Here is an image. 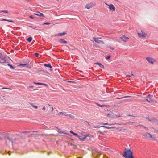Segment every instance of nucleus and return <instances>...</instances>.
Masks as SVG:
<instances>
[{"instance_id": "1", "label": "nucleus", "mask_w": 158, "mask_h": 158, "mask_svg": "<svg viewBox=\"0 0 158 158\" xmlns=\"http://www.w3.org/2000/svg\"><path fill=\"white\" fill-rule=\"evenodd\" d=\"M123 156L125 158H134L133 152L131 149H128L127 148H126Z\"/></svg>"}, {"instance_id": "2", "label": "nucleus", "mask_w": 158, "mask_h": 158, "mask_svg": "<svg viewBox=\"0 0 158 158\" xmlns=\"http://www.w3.org/2000/svg\"><path fill=\"white\" fill-rule=\"evenodd\" d=\"M146 59L149 63L152 64L156 62L155 60L154 59L150 57H146Z\"/></svg>"}, {"instance_id": "3", "label": "nucleus", "mask_w": 158, "mask_h": 158, "mask_svg": "<svg viewBox=\"0 0 158 158\" xmlns=\"http://www.w3.org/2000/svg\"><path fill=\"white\" fill-rule=\"evenodd\" d=\"M95 3L91 2L87 4L86 5L85 7V8H87V9H89L92 8L93 6H94L95 5Z\"/></svg>"}, {"instance_id": "4", "label": "nucleus", "mask_w": 158, "mask_h": 158, "mask_svg": "<svg viewBox=\"0 0 158 158\" xmlns=\"http://www.w3.org/2000/svg\"><path fill=\"white\" fill-rule=\"evenodd\" d=\"M106 5L109 6V9L110 10H111L112 11H115L116 8L112 4L109 5L107 4L106 3H105Z\"/></svg>"}, {"instance_id": "5", "label": "nucleus", "mask_w": 158, "mask_h": 158, "mask_svg": "<svg viewBox=\"0 0 158 158\" xmlns=\"http://www.w3.org/2000/svg\"><path fill=\"white\" fill-rule=\"evenodd\" d=\"M101 39V38H96L95 37H93V39L94 40V41L96 43L98 44H104V42L102 41L99 40V39Z\"/></svg>"}, {"instance_id": "6", "label": "nucleus", "mask_w": 158, "mask_h": 158, "mask_svg": "<svg viewBox=\"0 0 158 158\" xmlns=\"http://www.w3.org/2000/svg\"><path fill=\"white\" fill-rule=\"evenodd\" d=\"M143 136H144L145 138H150V137H152V135L150 134V133L148 132H146L144 133L143 135Z\"/></svg>"}, {"instance_id": "7", "label": "nucleus", "mask_w": 158, "mask_h": 158, "mask_svg": "<svg viewBox=\"0 0 158 158\" xmlns=\"http://www.w3.org/2000/svg\"><path fill=\"white\" fill-rule=\"evenodd\" d=\"M88 136V135L84 136V137H83L82 135H78V136L77 137L81 141H83L85 139H86L87 137Z\"/></svg>"}, {"instance_id": "8", "label": "nucleus", "mask_w": 158, "mask_h": 158, "mask_svg": "<svg viewBox=\"0 0 158 158\" xmlns=\"http://www.w3.org/2000/svg\"><path fill=\"white\" fill-rule=\"evenodd\" d=\"M18 66H22L23 67H27V68H29V69L31 67V66L28 63H27V64H22L20 63V64H19V65H18Z\"/></svg>"}, {"instance_id": "9", "label": "nucleus", "mask_w": 158, "mask_h": 158, "mask_svg": "<svg viewBox=\"0 0 158 158\" xmlns=\"http://www.w3.org/2000/svg\"><path fill=\"white\" fill-rule=\"evenodd\" d=\"M66 34L67 33L65 32H63V33H60L56 34L55 36H62Z\"/></svg>"}, {"instance_id": "10", "label": "nucleus", "mask_w": 158, "mask_h": 158, "mask_svg": "<svg viewBox=\"0 0 158 158\" xmlns=\"http://www.w3.org/2000/svg\"><path fill=\"white\" fill-rule=\"evenodd\" d=\"M58 42L61 44H66L67 42L64 39H61L59 40Z\"/></svg>"}, {"instance_id": "11", "label": "nucleus", "mask_w": 158, "mask_h": 158, "mask_svg": "<svg viewBox=\"0 0 158 158\" xmlns=\"http://www.w3.org/2000/svg\"><path fill=\"white\" fill-rule=\"evenodd\" d=\"M121 38L124 42H126L127 41V40L129 39L128 38L126 37L124 35L122 36L121 37Z\"/></svg>"}, {"instance_id": "12", "label": "nucleus", "mask_w": 158, "mask_h": 158, "mask_svg": "<svg viewBox=\"0 0 158 158\" xmlns=\"http://www.w3.org/2000/svg\"><path fill=\"white\" fill-rule=\"evenodd\" d=\"M95 64L98 65L101 68L104 69V66L101 63L99 62H96L94 64Z\"/></svg>"}, {"instance_id": "13", "label": "nucleus", "mask_w": 158, "mask_h": 158, "mask_svg": "<svg viewBox=\"0 0 158 158\" xmlns=\"http://www.w3.org/2000/svg\"><path fill=\"white\" fill-rule=\"evenodd\" d=\"M35 15H37V16H41V17L42 16L43 17H44V14L43 13H41L39 12H38L36 13H35Z\"/></svg>"}, {"instance_id": "14", "label": "nucleus", "mask_w": 158, "mask_h": 158, "mask_svg": "<svg viewBox=\"0 0 158 158\" xmlns=\"http://www.w3.org/2000/svg\"><path fill=\"white\" fill-rule=\"evenodd\" d=\"M44 66L47 67H49L50 69V71H52V69H51L52 68V66L50 64H44Z\"/></svg>"}, {"instance_id": "15", "label": "nucleus", "mask_w": 158, "mask_h": 158, "mask_svg": "<svg viewBox=\"0 0 158 158\" xmlns=\"http://www.w3.org/2000/svg\"><path fill=\"white\" fill-rule=\"evenodd\" d=\"M146 119H148V121H151L152 120H155L156 119V118L154 117H152L149 118V117H147L146 118Z\"/></svg>"}, {"instance_id": "16", "label": "nucleus", "mask_w": 158, "mask_h": 158, "mask_svg": "<svg viewBox=\"0 0 158 158\" xmlns=\"http://www.w3.org/2000/svg\"><path fill=\"white\" fill-rule=\"evenodd\" d=\"M6 138L9 140L11 141V142L13 143V139L12 138H9L7 136H4V138L6 139Z\"/></svg>"}, {"instance_id": "17", "label": "nucleus", "mask_w": 158, "mask_h": 158, "mask_svg": "<svg viewBox=\"0 0 158 158\" xmlns=\"http://www.w3.org/2000/svg\"><path fill=\"white\" fill-rule=\"evenodd\" d=\"M1 21H8L9 22L14 23V21L12 20H8L7 19H2L1 20Z\"/></svg>"}, {"instance_id": "18", "label": "nucleus", "mask_w": 158, "mask_h": 158, "mask_svg": "<svg viewBox=\"0 0 158 158\" xmlns=\"http://www.w3.org/2000/svg\"><path fill=\"white\" fill-rule=\"evenodd\" d=\"M7 64V65L9 66L10 68L12 69H13L15 68V67L13 66L12 65L10 64L8 62L6 63Z\"/></svg>"}, {"instance_id": "19", "label": "nucleus", "mask_w": 158, "mask_h": 158, "mask_svg": "<svg viewBox=\"0 0 158 158\" xmlns=\"http://www.w3.org/2000/svg\"><path fill=\"white\" fill-rule=\"evenodd\" d=\"M96 104L98 106L100 107H105V106H106L105 105H100V104L97 103H96Z\"/></svg>"}, {"instance_id": "20", "label": "nucleus", "mask_w": 158, "mask_h": 158, "mask_svg": "<svg viewBox=\"0 0 158 158\" xmlns=\"http://www.w3.org/2000/svg\"><path fill=\"white\" fill-rule=\"evenodd\" d=\"M150 138L151 139V140L152 141H156V138L155 136L154 135L152 136V137H150Z\"/></svg>"}, {"instance_id": "21", "label": "nucleus", "mask_w": 158, "mask_h": 158, "mask_svg": "<svg viewBox=\"0 0 158 158\" xmlns=\"http://www.w3.org/2000/svg\"><path fill=\"white\" fill-rule=\"evenodd\" d=\"M70 133L72 134H73V135H74L75 136H76V137H77L78 136V134L75 133L72 131H70Z\"/></svg>"}, {"instance_id": "22", "label": "nucleus", "mask_w": 158, "mask_h": 158, "mask_svg": "<svg viewBox=\"0 0 158 158\" xmlns=\"http://www.w3.org/2000/svg\"><path fill=\"white\" fill-rule=\"evenodd\" d=\"M32 40V38L31 37H28L27 39V40L29 42H31Z\"/></svg>"}, {"instance_id": "23", "label": "nucleus", "mask_w": 158, "mask_h": 158, "mask_svg": "<svg viewBox=\"0 0 158 158\" xmlns=\"http://www.w3.org/2000/svg\"><path fill=\"white\" fill-rule=\"evenodd\" d=\"M7 62L6 60H4V59H1L0 60V62L1 63H6Z\"/></svg>"}, {"instance_id": "24", "label": "nucleus", "mask_w": 158, "mask_h": 158, "mask_svg": "<svg viewBox=\"0 0 158 158\" xmlns=\"http://www.w3.org/2000/svg\"><path fill=\"white\" fill-rule=\"evenodd\" d=\"M65 115L66 116H69L70 118H74L73 116L70 114H65Z\"/></svg>"}, {"instance_id": "25", "label": "nucleus", "mask_w": 158, "mask_h": 158, "mask_svg": "<svg viewBox=\"0 0 158 158\" xmlns=\"http://www.w3.org/2000/svg\"><path fill=\"white\" fill-rule=\"evenodd\" d=\"M57 128L58 129H59V130H60V131H59L58 132L59 133H63V134H67L66 133H65V132L63 131H62L61 130H60L59 128H58L57 127Z\"/></svg>"}, {"instance_id": "26", "label": "nucleus", "mask_w": 158, "mask_h": 158, "mask_svg": "<svg viewBox=\"0 0 158 158\" xmlns=\"http://www.w3.org/2000/svg\"><path fill=\"white\" fill-rule=\"evenodd\" d=\"M147 97L151 101H152V100L151 99V97H152V96H151L150 94H148L147 96Z\"/></svg>"}, {"instance_id": "27", "label": "nucleus", "mask_w": 158, "mask_h": 158, "mask_svg": "<svg viewBox=\"0 0 158 158\" xmlns=\"http://www.w3.org/2000/svg\"><path fill=\"white\" fill-rule=\"evenodd\" d=\"M59 114H64L65 115V114H66V112H60L58 113Z\"/></svg>"}, {"instance_id": "28", "label": "nucleus", "mask_w": 158, "mask_h": 158, "mask_svg": "<svg viewBox=\"0 0 158 158\" xmlns=\"http://www.w3.org/2000/svg\"><path fill=\"white\" fill-rule=\"evenodd\" d=\"M33 83L34 84H36V85H43V83H40V82H34Z\"/></svg>"}, {"instance_id": "29", "label": "nucleus", "mask_w": 158, "mask_h": 158, "mask_svg": "<svg viewBox=\"0 0 158 158\" xmlns=\"http://www.w3.org/2000/svg\"><path fill=\"white\" fill-rule=\"evenodd\" d=\"M102 127V126H100L98 125H96V126H94L93 127V128H97V127H99V128H100V127Z\"/></svg>"}, {"instance_id": "30", "label": "nucleus", "mask_w": 158, "mask_h": 158, "mask_svg": "<svg viewBox=\"0 0 158 158\" xmlns=\"http://www.w3.org/2000/svg\"><path fill=\"white\" fill-rule=\"evenodd\" d=\"M102 127H103L106 128H107L108 129H110L111 128H112V127H107L106 126H102Z\"/></svg>"}, {"instance_id": "31", "label": "nucleus", "mask_w": 158, "mask_h": 158, "mask_svg": "<svg viewBox=\"0 0 158 158\" xmlns=\"http://www.w3.org/2000/svg\"><path fill=\"white\" fill-rule=\"evenodd\" d=\"M128 116L133 117H137V116L136 115H131V114H128Z\"/></svg>"}, {"instance_id": "32", "label": "nucleus", "mask_w": 158, "mask_h": 158, "mask_svg": "<svg viewBox=\"0 0 158 158\" xmlns=\"http://www.w3.org/2000/svg\"><path fill=\"white\" fill-rule=\"evenodd\" d=\"M31 105L33 107H34L35 109H37L38 108V107L37 106L34 105L33 104H31Z\"/></svg>"}, {"instance_id": "33", "label": "nucleus", "mask_w": 158, "mask_h": 158, "mask_svg": "<svg viewBox=\"0 0 158 158\" xmlns=\"http://www.w3.org/2000/svg\"><path fill=\"white\" fill-rule=\"evenodd\" d=\"M51 24V23L49 22H46L43 24V25H49Z\"/></svg>"}, {"instance_id": "34", "label": "nucleus", "mask_w": 158, "mask_h": 158, "mask_svg": "<svg viewBox=\"0 0 158 158\" xmlns=\"http://www.w3.org/2000/svg\"><path fill=\"white\" fill-rule=\"evenodd\" d=\"M108 48H110L112 50H113L114 49V48L112 47H111L110 46H108L107 47Z\"/></svg>"}, {"instance_id": "35", "label": "nucleus", "mask_w": 158, "mask_h": 158, "mask_svg": "<svg viewBox=\"0 0 158 158\" xmlns=\"http://www.w3.org/2000/svg\"><path fill=\"white\" fill-rule=\"evenodd\" d=\"M34 55L36 57H38L39 54L37 52H36L34 54Z\"/></svg>"}, {"instance_id": "36", "label": "nucleus", "mask_w": 158, "mask_h": 158, "mask_svg": "<svg viewBox=\"0 0 158 158\" xmlns=\"http://www.w3.org/2000/svg\"><path fill=\"white\" fill-rule=\"evenodd\" d=\"M110 57H111L109 55H108L107 56V57H106V60H108L110 58Z\"/></svg>"}, {"instance_id": "37", "label": "nucleus", "mask_w": 158, "mask_h": 158, "mask_svg": "<svg viewBox=\"0 0 158 158\" xmlns=\"http://www.w3.org/2000/svg\"><path fill=\"white\" fill-rule=\"evenodd\" d=\"M100 123L102 124V125H110L109 124L106 123Z\"/></svg>"}, {"instance_id": "38", "label": "nucleus", "mask_w": 158, "mask_h": 158, "mask_svg": "<svg viewBox=\"0 0 158 158\" xmlns=\"http://www.w3.org/2000/svg\"><path fill=\"white\" fill-rule=\"evenodd\" d=\"M146 35L147 34H143V33H142V34L141 35V36L142 37H145L146 36Z\"/></svg>"}, {"instance_id": "39", "label": "nucleus", "mask_w": 158, "mask_h": 158, "mask_svg": "<svg viewBox=\"0 0 158 158\" xmlns=\"http://www.w3.org/2000/svg\"><path fill=\"white\" fill-rule=\"evenodd\" d=\"M128 123H129V124H130L132 125V124H133L134 123H135L134 122H129Z\"/></svg>"}, {"instance_id": "40", "label": "nucleus", "mask_w": 158, "mask_h": 158, "mask_svg": "<svg viewBox=\"0 0 158 158\" xmlns=\"http://www.w3.org/2000/svg\"><path fill=\"white\" fill-rule=\"evenodd\" d=\"M1 58V59H4V60H5L6 57H5L1 56V57H0Z\"/></svg>"}, {"instance_id": "41", "label": "nucleus", "mask_w": 158, "mask_h": 158, "mask_svg": "<svg viewBox=\"0 0 158 158\" xmlns=\"http://www.w3.org/2000/svg\"><path fill=\"white\" fill-rule=\"evenodd\" d=\"M3 13H8V11L7 10H3Z\"/></svg>"}, {"instance_id": "42", "label": "nucleus", "mask_w": 158, "mask_h": 158, "mask_svg": "<svg viewBox=\"0 0 158 158\" xmlns=\"http://www.w3.org/2000/svg\"><path fill=\"white\" fill-rule=\"evenodd\" d=\"M29 27H31V28H32L34 29H35V28H36V27H33V26H29Z\"/></svg>"}, {"instance_id": "43", "label": "nucleus", "mask_w": 158, "mask_h": 158, "mask_svg": "<svg viewBox=\"0 0 158 158\" xmlns=\"http://www.w3.org/2000/svg\"><path fill=\"white\" fill-rule=\"evenodd\" d=\"M2 89H11L9 88H6V87L2 88Z\"/></svg>"}, {"instance_id": "44", "label": "nucleus", "mask_w": 158, "mask_h": 158, "mask_svg": "<svg viewBox=\"0 0 158 158\" xmlns=\"http://www.w3.org/2000/svg\"><path fill=\"white\" fill-rule=\"evenodd\" d=\"M29 88H31V89H33L34 86L33 85H30L29 86Z\"/></svg>"}, {"instance_id": "45", "label": "nucleus", "mask_w": 158, "mask_h": 158, "mask_svg": "<svg viewBox=\"0 0 158 158\" xmlns=\"http://www.w3.org/2000/svg\"><path fill=\"white\" fill-rule=\"evenodd\" d=\"M97 131L98 132V133H99L100 134H103L102 133V132L100 131Z\"/></svg>"}, {"instance_id": "46", "label": "nucleus", "mask_w": 158, "mask_h": 158, "mask_svg": "<svg viewBox=\"0 0 158 158\" xmlns=\"http://www.w3.org/2000/svg\"><path fill=\"white\" fill-rule=\"evenodd\" d=\"M42 110H45L46 109V107L45 106H44L43 108H42Z\"/></svg>"}, {"instance_id": "47", "label": "nucleus", "mask_w": 158, "mask_h": 158, "mask_svg": "<svg viewBox=\"0 0 158 158\" xmlns=\"http://www.w3.org/2000/svg\"><path fill=\"white\" fill-rule=\"evenodd\" d=\"M48 106H49V107L50 108H52V105L50 104H48Z\"/></svg>"}, {"instance_id": "48", "label": "nucleus", "mask_w": 158, "mask_h": 158, "mask_svg": "<svg viewBox=\"0 0 158 158\" xmlns=\"http://www.w3.org/2000/svg\"><path fill=\"white\" fill-rule=\"evenodd\" d=\"M30 131H25L23 132V133H29Z\"/></svg>"}, {"instance_id": "49", "label": "nucleus", "mask_w": 158, "mask_h": 158, "mask_svg": "<svg viewBox=\"0 0 158 158\" xmlns=\"http://www.w3.org/2000/svg\"><path fill=\"white\" fill-rule=\"evenodd\" d=\"M145 100L147 101L149 103H150L151 102L150 101V100H148V99H146Z\"/></svg>"}, {"instance_id": "50", "label": "nucleus", "mask_w": 158, "mask_h": 158, "mask_svg": "<svg viewBox=\"0 0 158 158\" xmlns=\"http://www.w3.org/2000/svg\"><path fill=\"white\" fill-rule=\"evenodd\" d=\"M86 122L87 123V124H88L89 126L90 127L91 126V125H90V124L88 122L86 121Z\"/></svg>"}, {"instance_id": "51", "label": "nucleus", "mask_w": 158, "mask_h": 158, "mask_svg": "<svg viewBox=\"0 0 158 158\" xmlns=\"http://www.w3.org/2000/svg\"><path fill=\"white\" fill-rule=\"evenodd\" d=\"M29 17L31 19H34V17H33V16H31V15H30L29 16Z\"/></svg>"}, {"instance_id": "52", "label": "nucleus", "mask_w": 158, "mask_h": 158, "mask_svg": "<svg viewBox=\"0 0 158 158\" xmlns=\"http://www.w3.org/2000/svg\"><path fill=\"white\" fill-rule=\"evenodd\" d=\"M5 132H3V133L2 132H0V134H2L3 135L5 134Z\"/></svg>"}, {"instance_id": "53", "label": "nucleus", "mask_w": 158, "mask_h": 158, "mask_svg": "<svg viewBox=\"0 0 158 158\" xmlns=\"http://www.w3.org/2000/svg\"><path fill=\"white\" fill-rule=\"evenodd\" d=\"M68 81V82H69V83H73L74 82V81Z\"/></svg>"}, {"instance_id": "54", "label": "nucleus", "mask_w": 158, "mask_h": 158, "mask_svg": "<svg viewBox=\"0 0 158 158\" xmlns=\"http://www.w3.org/2000/svg\"><path fill=\"white\" fill-rule=\"evenodd\" d=\"M70 144L71 146H74L75 145L74 144H73L72 143H70Z\"/></svg>"}, {"instance_id": "55", "label": "nucleus", "mask_w": 158, "mask_h": 158, "mask_svg": "<svg viewBox=\"0 0 158 158\" xmlns=\"http://www.w3.org/2000/svg\"><path fill=\"white\" fill-rule=\"evenodd\" d=\"M118 98V97H117L116 98V99H122V98Z\"/></svg>"}, {"instance_id": "56", "label": "nucleus", "mask_w": 158, "mask_h": 158, "mask_svg": "<svg viewBox=\"0 0 158 158\" xmlns=\"http://www.w3.org/2000/svg\"><path fill=\"white\" fill-rule=\"evenodd\" d=\"M43 84L42 85H44L45 86H48V85L47 84H44V83H43Z\"/></svg>"}, {"instance_id": "57", "label": "nucleus", "mask_w": 158, "mask_h": 158, "mask_svg": "<svg viewBox=\"0 0 158 158\" xmlns=\"http://www.w3.org/2000/svg\"><path fill=\"white\" fill-rule=\"evenodd\" d=\"M111 114H107V117H110V115Z\"/></svg>"}, {"instance_id": "58", "label": "nucleus", "mask_w": 158, "mask_h": 158, "mask_svg": "<svg viewBox=\"0 0 158 158\" xmlns=\"http://www.w3.org/2000/svg\"><path fill=\"white\" fill-rule=\"evenodd\" d=\"M140 126H142V127H143L144 128H146V127L145 126H143V125H140Z\"/></svg>"}, {"instance_id": "59", "label": "nucleus", "mask_w": 158, "mask_h": 158, "mask_svg": "<svg viewBox=\"0 0 158 158\" xmlns=\"http://www.w3.org/2000/svg\"><path fill=\"white\" fill-rule=\"evenodd\" d=\"M44 72V70H41L40 71H39V72Z\"/></svg>"}, {"instance_id": "60", "label": "nucleus", "mask_w": 158, "mask_h": 158, "mask_svg": "<svg viewBox=\"0 0 158 158\" xmlns=\"http://www.w3.org/2000/svg\"><path fill=\"white\" fill-rule=\"evenodd\" d=\"M51 108L52 109V112L53 111V110H54L53 108L52 107Z\"/></svg>"}, {"instance_id": "61", "label": "nucleus", "mask_w": 158, "mask_h": 158, "mask_svg": "<svg viewBox=\"0 0 158 158\" xmlns=\"http://www.w3.org/2000/svg\"><path fill=\"white\" fill-rule=\"evenodd\" d=\"M126 76H127V77H131V75H127Z\"/></svg>"}, {"instance_id": "62", "label": "nucleus", "mask_w": 158, "mask_h": 158, "mask_svg": "<svg viewBox=\"0 0 158 158\" xmlns=\"http://www.w3.org/2000/svg\"><path fill=\"white\" fill-rule=\"evenodd\" d=\"M2 56V54L0 52V57H1V56Z\"/></svg>"}, {"instance_id": "63", "label": "nucleus", "mask_w": 158, "mask_h": 158, "mask_svg": "<svg viewBox=\"0 0 158 158\" xmlns=\"http://www.w3.org/2000/svg\"><path fill=\"white\" fill-rule=\"evenodd\" d=\"M0 140H2V139L1 137H0Z\"/></svg>"}, {"instance_id": "64", "label": "nucleus", "mask_w": 158, "mask_h": 158, "mask_svg": "<svg viewBox=\"0 0 158 158\" xmlns=\"http://www.w3.org/2000/svg\"><path fill=\"white\" fill-rule=\"evenodd\" d=\"M3 10H0V13H3Z\"/></svg>"}]
</instances>
